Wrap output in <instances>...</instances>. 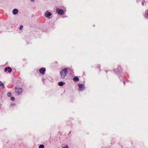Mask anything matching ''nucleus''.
<instances>
[{"instance_id": "2eb2a0df", "label": "nucleus", "mask_w": 148, "mask_h": 148, "mask_svg": "<svg viewBox=\"0 0 148 148\" xmlns=\"http://www.w3.org/2000/svg\"><path fill=\"white\" fill-rule=\"evenodd\" d=\"M145 3V1H143L142 2V6H143L144 5Z\"/></svg>"}, {"instance_id": "f8f14e48", "label": "nucleus", "mask_w": 148, "mask_h": 148, "mask_svg": "<svg viewBox=\"0 0 148 148\" xmlns=\"http://www.w3.org/2000/svg\"><path fill=\"white\" fill-rule=\"evenodd\" d=\"M44 146L43 145H39V148H44Z\"/></svg>"}, {"instance_id": "1a4fd4ad", "label": "nucleus", "mask_w": 148, "mask_h": 148, "mask_svg": "<svg viewBox=\"0 0 148 148\" xmlns=\"http://www.w3.org/2000/svg\"><path fill=\"white\" fill-rule=\"evenodd\" d=\"M73 80L74 81L77 82L79 80V79L77 77L75 76L74 77Z\"/></svg>"}, {"instance_id": "423d86ee", "label": "nucleus", "mask_w": 148, "mask_h": 148, "mask_svg": "<svg viewBox=\"0 0 148 148\" xmlns=\"http://www.w3.org/2000/svg\"><path fill=\"white\" fill-rule=\"evenodd\" d=\"M8 70V72L9 73H10L12 72V69L10 67L5 68L4 70L6 72Z\"/></svg>"}, {"instance_id": "6e6552de", "label": "nucleus", "mask_w": 148, "mask_h": 148, "mask_svg": "<svg viewBox=\"0 0 148 148\" xmlns=\"http://www.w3.org/2000/svg\"><path fill=\"white\" fill-rule=\"evenodd\" d=\"M12 13L14 14H18V11L17 9H14L12 10Z\"/></svg>"}, {"instance_id": "f3484780", "label": "nucleus", "mask_w": 148, "mask_h": 148, "mask_svg": "<svg viewBox=\"0 0 148 148\" xmlns=\"http://www.w3.org/2000/svg\"><path fill=\"white\" fill-rule=\"evenodd\" d=\"M69 69L70 70V71H71V72H70L71 74H72L73 73V71L72 70H71L70 69H69L68 68V70Z\"/></svg>"}, {"instance_id": "f03ea898", "label": "nucleus", "mask_w": 148, "mask_h": 148, "mask_svg": "<svg viewBox=\"0 0 148 148\" xmlns=\"http://www.w3.org/2000/svg\"><path fill=\"white\" fill-rule=\"evenodd\" d=\"M23 90L22 88H18L16 87L15 88V92L18 95H20L22 93Z\"/></svg>"}, {"instance_id": "dca6fc26", "label": "nucleus", "mask_w": 148, "mask_h": 148, "mask_svg": "<svg viewBox=\"0 0 148 148\" xmlns=\"http://www.w3.org/2000/svg\"><path fill=\"white\" fill-rule=\"evenodd\" d=\"M15 99V98L14 97H12L10 99L11 101H14Z\"/></svg>"}, {"instance_id": "4468645a", "label": "nucleus", "mask_w": 148, "mask_h": 148, "mask_svg": "<svg viewBox=\"0 0 148 148\" xmlns=\"http://www.w3.org/2000/svg\"><path fill=\"white\" fill-rule=\"evenodd\" d=\"M7 95L8 97H10L11 96V92H9L8 93Z\"/></svg>"}, {"instance_id": "20e7f679", "label": "nucleus", "mask_w": 148, "mask_h": 148, "mask_svg": "<svg viewBox=\"0 0 148 148\" xmlns=\"http://www.w3.org/2000/svg\"><path fill=\"white\" fill-rule=\"evenodd\" d=\"M52 15V14L50 12L47 11L45 13V16L49 18Z\"/></svg>"}, {"instance_id": "f257e3e1", "label": "nucleus", "mask_w": 148, "mask_h": 148, "mask_svg": "<svg viewBox=\"0 0 148 148\" xmlns=\"http://www.w3.org/2000/svg\"><path fill=\"white\" fill-rule=\"evenodd\" d=\"M68 68H65L62 69L60 72V75L61 78L62 79H64L65 77L66 76Z\"/></svg>"}, {"instance_id": "7ed1b4c3", "label": "nucleus", "mask_w": 148, "mask_h": 148, "mask_svg": "<svg viewBox=\"0 0 148 148\" xmlns=\"http://www.w3.org/2000/svg\"><path fill=\"white\" fill-rule=\"evenodd\" d=\"M56 12L59 15L62 14L64 13V11L63 10L57 8L56 9Z\"/></svg>"}, {"instance_id": "6ab92c4d", "label": "nucleus", "mask_w": 148, "mask_h": 148, "mask_svg": "<svg viewBox=\"0 0 148 148\" xmlns=\"http://www.w3.org/2000/svg\"><path fill=\"white\" fill-rule=\"evenodd\" d=\"M30 1L32 2H34L35 1V0H30Z\"/></svg>"}, {"instance_id": "9d476101", "label": "nucleus", "mask_w": 148, "mask_h": 148, "mask_svg": "<svg viewBox=\"0 0 148 148\" xmlns=\"http://www.w3.org/2000/svg\"><path fill=\"white\" fill-rule=\"evenodd\" d=\"M65 83L63 82H58V84L60 86H62L63 85L65 84Z\"/></svg>"}, {"instance_id": "39448f33", "label": "nucleus", "mask_w": 148, "mask_h": 148, "mask_svg": "<svg viewBox=\"0 0 148 148\" xmlns=\"http://www.w3.org/2000/svg\"><path fill=\"white\" fill-rule=\"evenodd\" d=\"M46 70L44 68H41L39 70V72L40 73L43 75L45 73Z\"/></svg>"}, {"instance_id": "9b49d317", "label": "nucleus", "mask_w": 148, "mask_h": 148, "mask_svg": "<svg viewBox=\"0 0 148 148\" xmlns=\"http://www.w3.org/2000/svg\"><path fill=\"white\" fill-rule=\"evenodd\" d=\"M0 87L2 88H4V86L3 83L0 81Z\"/></svg>"}, {"instance_id": "ddd939ff", "label": "nucleus", "mask_w": 148, "mask_h": 148, "mask_svg": "<svg viewBox=\"0 0 148 148\" xmlns=\"http://www.w3.org/2000/svg\"><path fill=\"white\" fill-rule=\"evenodd\" d=\"M23 27V26L22 25L20 26L19 28V30H21Z\"/></svg>"}, {"instance_id": "a211bd4d", "label": "nucleus", "mask_w": 148, "mask_h": 148, "mask_svg": "<svg viewBox=\"0 0 148 148\" xmlns=\"http://www.w3.org/2000/svg\"><path fill=\"white\" fill-rule=\"evenodd\" d=\"M68 146L66 145L65 147H63L62 148H68Z\"/></svg>"}, {"instance_id": "0eeeda50", "label": "nucleus", "mask_w": 148, "mask_h": 148, "mask_svg": "<svg viewBox=\"0 0 148 148\" xmlns=\"http://www.w3.org/2000/svg\"><path fill=\"white\" fill-rule=\"evenodd\" d=\"M78 86L81 90H83L84 88V86L82 84H78Z\"/></svg>"}]
</instances>
